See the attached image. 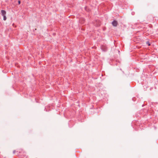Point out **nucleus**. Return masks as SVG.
<instances>
[{"instance_id": "1", "label": "nucleus", "mask_w": 158, "mask_h": 158, "mask_svg": "<svg viewBox=\"0 0 158 158\" xmlns=\"http://www.w3.org/2000/svg\"><path fill=\"white\" fill-rule=\"evenodd\" d=\"M113 25L114 26H116L118 24V23L116 20H114L112 23Z\"/></svg>"}, {"instance_id": "2", "label": "nucleus", "mask_w": 158, "mask_h": 158, "mask_svg": "<svg viewBox=\"0 0 158 158\" xmlns=\"http://www.w3.org/2000/svg\"><path fill=\"white\" fill-rule=\"evenodd\" d=\"M1 12L2 14V16L5 15L6 14V12L5 10H1Z\"/></svg>"}, {"instance_id": "3", "label": "nucleus", "mask_w": 158, "mask_h": 158, "mask_svg": "<svg viewBox=\"0 0 158 158\" xmlns=\"http://www.w3.org/2000/svg\"><path fill=\"white\" fill-rule=\"evenodd\" d=\"M102 49L104 51H105L106 50V47L104 46H102Z\"/></svg>"}, {"instance_id": "4", "label": "nucleus", "mask_w": 158, "mask_h": 158, "mask_svg": "<svg viewBox=\"0 0 158 158\" xmlns=\"http://www.w3.org/2000/svg\"><path fill=\"white\" fill-rule=\"evenodd\" d=\"M3 20H6V16L5 15H3Z\"/></svg>"}, {"instance_id": "5", "label": "nucleus", "mask_w": 158, "mask_h": 158, "mask_svg": "<svg viewBox=\"0 0 158 158\" xmlns=\"http://www.w3.org/2000/svg\"><path fill=\"white\" fill-rule=\"evenodd\" d=\"M18 3L19 4H20V1H19L18 2Z\"/></svg>"}, {"instance_id": "6", "label": "nucleus", "mask_w": 158, "mask_h": 158, "mask_svg": "<svg viewBox=\"0 0 158 158\" xmlns=\"http://www.w3.org/2000/svg\"><path fill=\"white\" fill-rule=\"evenodd\" d=\"M150 44L149 43H148V46H150Z\"/></svg>"}, {"instance_id": "7", "label": "nucleus", "mask_w": 158, "mask_h": 158, "mask_svg": "<svg viewBox=\"0 0 158 158\" xmlns=\"http://www.w3.org/2000/svg\"><path fill=\"white\" fill-rule=\"evenodd\" d=\"M15 151H14V153H15Z\"/></svg>"}]
</instances>
